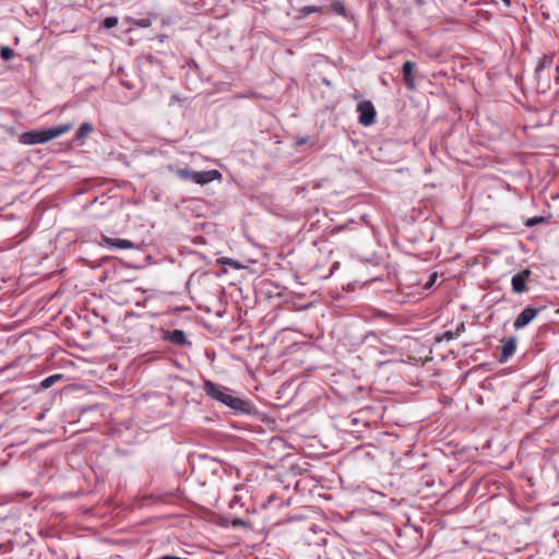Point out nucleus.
Returning a JSON list of instances; mask_svg holds the SVG:
<instances>
[{
	"mask_svg": "<svg viewBox=\"0 0 559 559\" xmlns=\"http://www.w3.org/2000/svg\"><path fill=\"white\" fill-rule=\"evenodd\" d=\"M202 389L204 393L214 401H217L233 411L241 414H250L252 405L249 401H245L234 396L230 389L217 384L211 380H203Z\"/></svg>",
	"mask_w": 559,
	"mask_h": 559,
	"instance_id": "f257e3e1",
	"label": "nucleus"
},
{
	"mask_svg": "<svg viewBox=\"0 0 559 559\" xmlns=\"http://www.w3.org/2000/svg\"><path fill=\"white\" fill-rule=\"evenodd\" d=\"M73 128L72 123L60 124L55 128L45 130H32L24 132L20 135V142L26 145H34L39 143H46L53 140L62 134H66Z\"/></svg>",
	"mask_w": 559,
	"mask_h": 559,
	"instance_id": "f03ea898",
	"label": "nucleus"
},
{
	"mask_svg": "<svg viewBox=\"0 0 559 559\" xmlns=\"http://www.w3.org/2000/svg\"><path fill=\"white\" fill-rule=\"evenodd\" d=\"M357 111L359 114L358 121L360 124L368 127L376 121V108L370 100H362L357 105Z\"/></svg>",
	"mask_w": 559,
	"mask_h": 559,
	"instance_id": "7ed1b4c3",
	"label": "nucleus"
},
{
	"mask_svg": "<svg viewBox=\"0 0 559 559\" xmlns=\"http://www.w3.org/2000/svg\"><path fill=\"white\" fill-rule=\"evenodd\" d=\"M532 275V272L527 269L513 275L511 278L512 292L514 294H522L527 290V282Z\"/></svg>",
	"mask_w": 559,
	"mask_h": 559,
	"instance_id": "20e7f679",
	"label": "nucleus"
},
{
	"mask_svg": "<svg viewBox=\"0 0 559 559\" xmlns=\"http://www.w3.org/2000/svg\"><path fill=\"white\" fill-rule=\"evenodd\" d=\"M538 314V310L534 307H526L514 320L513 326L515 329H522L531 323L536 316Z\"/></svg>",
	"mask_w": 559,
	"mask_h": 559,
	"instance_id": "39448f33",
	"label": "nucleus"
},
{
	"mask_svg": "<svg viewBox=\"0 0 559 559\" xmlns=\"http://www.w3.org/2000/svg\"><path fill=\"white\" fill-rule=\"evenodd\" d=\"M164 340L175 345H191V343L187 340L186 333L182 330L166 331Z\"/></svg>",
	"mask_w": 559,
	"mask_h": 559,
	"instance_id": "423d86ee",
	"label": "nucleus"
},
{
	"mask_svg": "<svg viewBox=\"0 0 559 559\" xmlns=\"http://www.w3.org/2000/svg\"><path fill=\"white\" fill-rule=\"evenodd\" d=\"M221 173L216 169L206 170V171H195L193 182L198 185H205L215 179L221 178Z\"/></svg>",
	"mask_w": 559,
	"mask_h": 559,
	"instance_id": "0eeeda50",
	"label": "nucleus"
},
{
	"mask_svg": "<svg viewBox=\"0 0 559 559\" xmlns=\"http://www.w3.org/2000/svg\"><path fill=\"white\" fill-rule=\"evenodd\" d=\"M516 349V338L514 336L502 341V349L499 358L500 362L507 361Z\"/></svg>",
	"mask_w": 559,
	"mask_h": 559,
	"instance_id": "6e6552de",
	"label": "nucleus"
},
{
	"mask_svg": "<svg viewBox=\"0 0 559 559\" xmlns=\"http://www.w3.org/2000/svg\"><path fill=\"white\" fill-rule=\"evenodd\" d=\"M414 62L412 61H405L402 68L403 72V80L408 90L415 88V81L413 78V70H414Z\"/></svg>",
	"mask_w": 559,
	"mask_h": 559,
	"instance_id": "1a4fd4ad",
	"label": "nucleus"
},
{
	"mask_svg": "<svg viewBox=\"0 0 559 559\" xmlns=\"http://www.w3.org/2000/svg\"><path fill=\"white\" fill-rule=\"evenodd\" d=\"M102 239H103V242L109 247H115L118 249H133L134 248L133 242L128 239H116V238H110L105 235H103Z\"/></svg>",
	"mask_w": 559,
	"mask_h": 559,
	"instance_id": "9d476101",
	"label": "nucleus"
},
{
	"mask_svg": "<svg viewBox=\"0 0 559 559\" xmlns=\"http://www.w3.org/2000/svg\"><path fill=\"white\" fill-rule=\"evenodd\" d=\"M93 131V126L90 122H83L75 132V140L83 141Z\"/></svg>",
	"mask_w": 559,
	"mask_h": 559,
	"instance_id": "9b49d317",
	"label": "nucleus"
},
{
	"mask_svg": "<svg viewBox=\"0 0 559 559\" xmlns=\"http://www.w3.org/2000/svg\"><path fill=\"white\" fill-rule=\"evenodd\" d=\"M170 171L175 173L180 179L182 180H191L194 179V173L193 170L187 169V168H174L173 166L168 167Z\"/></svg>",
	"mask_w": 559,
	"mask_h": 559,
	"instance_id": "f8f14e48",
	"label": "nucleus"
},
{
	"mask_svg": "<svg viewBox=\"0 0 559 559\" xmlns=\"http://www.w3.org/2000/svg\"><path fill=\"white\" fill-rule=\"evenodd\" d=\"M552 62H554V57H552V56H546V55H545V56H543V57L539 59V61H538V63H537V66H536V68H535V72H536V73H539V72H540V71H543L545 68L550 67V66L552 64Z\"/></svg>",
	"mask_w": 559,
	"mask_h": 559,
	"instance_id": "ddd939ff",
	"label": "nucleus"
},
{
	"mask_svg": "<svg viewBox=\"0 0 559 559\" xmlns=\"http://www.w3.org/2000/svg\"><path fill=\"white\" fill-rule=\"evenodd\" d=\"M62 378V374H52L47 377L40 382L41 389H48L51 385H53L56 382H58Z\"/></svg>",
	"mask_w": 559,
	"mask_h": 559,
	"instance_id": "4468645a",
	"label": "nucleus"
},
{
	"mask_svg": "<svg viewBox=\"0 0 559 559\" xmlns=\"http://www.w3.org/2000/svg\"><path fill=\"white\" fill-rule=\"evenodd\" d=\"M330 9H331L334 13H336V14H338V15L346 16V8H345L344 3H343V2H341V1H335V2H333V3L330 5Z\"/></svg>",
	"mask_w": 559,
	"mask_h": 559,
	"instance_id": "2eb2a0df",
	"label": "nucleus"
},
{
	"mask_svg": "<svg viewBox=\"0 0 559 559\" xmlns=\"http://www.w3.org/2000/svg\"><path fill=\"white\" fill-rule=\"evenodd\" d=\"M326 9L324 7H317V5H307L301 9V13L304 15H309L312 13H319V12H325Z\"/></svg>",
	"mask_w": 559,
	"mask_h": 559,
	"instance_id": "dca6fc26",
	"label": "nucleus"
},
{
	"mask_svg": "<svg viewBox=\"0 0 559 559\" xmlns=\"http://www.w3.org/2000/svg\"><path fill=\"white\" fill-rule=\"evenodd\" d=\"M218 263L219 264H223V265H229L231 266L233 269H236V270H239L241 267L240 263H238L237 261L230 259V258H221L218 260Z\"/></svg>",
	"mask_w": 559,
	"mask_h": 559,
	"instance_id": "f3484780",
	"label": "nucleus"
},
{
	"mask_svg": "<svg viewBox=\"0 0 559 559\" xmlns=\"http://www.w3.org/2000/svg\"><path fill=\"white\" fill-rule=\"evenodd\" d=\"M0 56L3 60L8 61L13 58L14 51L10 47H2L0 49Z\"/></svg>",
	"mask_w": 559,
	"mask_h": 559,
	"instance_id": "a211bd4d",
	"label": "nucleus"
},
{
	"mask_svg": "<svg viewBox=\"0 0 559 559\" xmlns=\"http://www.w3.org/2000/svg\"><path fill=\"white\" fill-rule=\"evenodd\" d=\"M546 219L544 216H534V217H531L528 218L526 222H525V226L526 227H533L535 225H538V224H542L544 223Z\"/></svg>",
	"mask_w": 559,
	"mask_h": 559,
	"instance_id": "6ab92c4d",
	"label": "nucleus"
},
{
	"mask_svg": "<svg viewBox=\"0 0 559 559\" xmlns=\"http://www.w3.org/2000/svg\"><path fill=\"white\" fill-rule=\"evenodd\" d=\"M118 24V19L115 16H108L103 21L104 28H112Z\"/></svg>",
	"mask_w": 559,
	"mask_h": 559,
	"instance_id": "aec40b11",
	"label": "nucleus"
},
{
	"mask_svg": "<svg viewBox=\"0 0 559 559\" xmlns=\"http://www.w3.org/2000/svg\"><path fill=\"white\" fill-rule=\"evenodd\" d=\"M132 23L139 27H150L152 25V21L148 17L132 20Z\"/></svg>",
	"mask_w": 559,
	"mask_h": 559,
	"instance_id": "412c9836",
	"label": "nucleus"
},
{
	"mask_svg": "<svg viewBox=\"0 0 559 559\" xmlns=\"http://www.w3.org/2000/svg\"><path fill=\"white\" fill-rule=\"evenodd\" d=\"M454 335H455V334H454L453 332H451V331H447V332H444L441 336H438V337H437V341H439V342H440V341H443V340H444V341H451V340H453V338H454Z\"/></svg>",
	"mask_w": 559,
	"mask_h": 559,
	"instance_id": "4be33fe9",
	"label": "nucleus"
},
{
	"mask_svg": "<svg viewBox=\"0 0 559 559\" xmlns=\"http://www.w3.org/2000/svg\"><path fill=\"white\" fill-rule=\"evenodd\" d=\"M231 524H233L234 527H239V526H243L245 527V526H247V522L245 520H242V519H239V518L234 519Z\"/></svg>",
	"mask_w": 559,
	"mask_h": 559,
	"instance_id": "5701e85b",
	"label": "nucleus"
},
{
	"mask_svg": "<svg viewBox=\"0 0 559 559\" xmlns=\"http://www.w3.org/2000/svg\"><path fill=\"white\" fill-rule=\"evenodd\" d=\"M437 278V274L433 273L431 276H430V281L425 285L426 288H429L433 285L435 281Z\"/></svg>",
	"mask_w": 559,
	"mask_h": 559,
	"instance_id": "b1692460",
	"label": "nucleus"
},
{
	"mask_svg": "<svg viewBox=\"0 0 559 559\" xmlns=\"http://www.w3.org/2000/svg\"><path fill=\"white\" fill-rule=\"evenodd\" d=\"M465 330V326H464V323H461L457 328H456V332L454 333L455 335H459L461 332H463Z\"/></svg>",
	"mask_w": 559,
	"mask_h": 559,
	"instance_id": "393cba45",
	"label": "nucleus"
},
{
	"mask_svg": "<svg viewBox=\"0 0 559 559\" xmlns=\"http://www.w3.org/2000/svg\"><path fill=\"white\" fill-rule=\"evenodd\" d=\"M507 7L511 5V0H501Z\"/></svg>",
	"mask_w": 559,
	"mask_h": 559,
	"instance_id": "a878e982",
	"label": "nucleus"
},
{
	"mask_svg": "<svg viewBox=\"0 0 559 559\" xmlns=\"http://www.w3.org/2000/svg\"><path fill=\"white\" fill-rule=\"evenodd\" d=\"M304 143H305L304 140L298 141V144H304Z\"/></svg>",
	"mask_w": 559,
	"mask_h": 559,
	"instance_id": "bb28decb",
	"label": "nucleus"
}]
</instances>
